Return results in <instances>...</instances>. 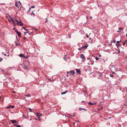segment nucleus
Returning a JSON list of instances; mask_svg holds the SVG:
<instances>
[{
  "label": "nucleus",
  "instance_id": "nucleus-1",
  "mask_svg": "<svg viewBox=\"0 0 127 127\" xmlns=\"http://www.w3.org/2000/svg\"><path fill=\"white\" fill-rule=\"evenodd\" d=\"M80 58L82 59V62H83L85 60V58L84 55L83 54H81Z\"/></svg>",
  "mask_w": 127,
  "mask_h": 127
},
{
  "label": "nucleus",
  "instance_id": "nucleus-2",
  "mask_svg": "<svg viewBox=\"0 0 127 127\" xmlns=\"http://www.w3.org/2000/svg\"><path fill=\"white\" fill-rule=\"evenodd\" d=\"M88 45L87 43L85 45V46H83L82 47H81L80 48V50H82L83 49L85 48V49H87V47H88Z\"/></svg>",
  "mask_w": 127,
  "mask_h": 127
},
{
  "label": "nucleus",
  "instance_id": "nucleus-3",
  "mask_svg": "<svg viewBox=\"0 0 127 127\" xmlns=\"http://www.w3.org/2000/svg\"><path fill=\"white\" fill-rule=\"evenodd\" d=\"M8 21L12 23L14 25L15 24V21L11 17H10V19H9Z\"/></svg>",
  "mask_w": 127,
  "mask_h": 127
},
{
  "label": "nucleus",
  "instance_id": "nucleus-4",
  "mask_svg": "<svg viewBox=\"0 0 127 127\" xmlns=\"http://www.w3.org/2000/svg\"><path fill=\"white\" fill-rule=\"evenodd\" d=\"M115 67L113 66L110 69V70L112 72V73L113 74H114L115 73L114 70V69H115Z\"/></svg>",
  "mask_w": 127,
  "mask_h": 127
},
{
  "label": "nucleus",
  "instance_id": "nucleus-5",
  "mask_svg": "<svg viewBox=\"0 0 127 127\" xmlns=\"http://www.w3.org/2000/svg\"><path fill=\"white\" fill-rule=\"evenodd\" d=\"M17 23L19 25L21 26H23V23L20 20H19V21H18Z\"/></svg>",
  "mask_w": 127,
  "mask_h": 127
},
{
  "label": "nucleus",
  "instance_id": "nucleus-6",
  "mask_svg": "<svg viewBox=\"0 0 127 127\" xmlns=\"http://www.w3.org/2000/svg\"><path fill=\"white\" fill-rule=\"evenodd\" d=\"M17 33L18 35L19 36V37H21V33L20 32H18V31L17 30H16L15 31Z\"/></svg>",
  "mask_w": 127,
  "mask_h": 127
},
{
  "label": "nucleus",
  "instance_id": "nucleus-7",
  "mask_svg": "<svg viewBox=\"0 0 127 127\" xmlns=\"http://www.w3.org/2000/svg\"><path fill=\"white\" fill-rule=\"evenodd\" d=\"M23 68L25 69H28V67L25 65H23Z\"/></svg>",
  "mask_w": 127,
  "mask_h": 127
},
{
  "label": "nucleus",
  "instance_id": "nucleus-8",
  "mask_svg": "<svg viewBox=\"0 0 127 127\" xmlns=\"http://www.w3.org/2000/svg\"><path fill=\"white\" fill-rule=\"evenodd\" d=\"M88 104L89 105H95V104H96V102H94L93 103H91V102H89Z\"/></svg>",
  "mask_w": 127,
  "mask_h": 127
},
{
  "label": "nucleus",
  "instance_id": "nucleus-9",
  "mask_svg": "<svg viewBox=\"0 0 127 127\" xmlns=\"http://www.w3.org/2000/svg\"><path fill=\"white\" fill-rule=\"evenodd\" d=\"M116 46H117V47L118 48L119 47L121 46V44H120V43H116Z\"/></svg>",
  "mask_w": 127,
  "mask_h": 127
},
{
  "label": "nucleus",
  "instance_id": "nucleus-10",
  "mask_svg": "<svg viewBox=\"0 0 127 127\" xmlns=\"http://www.w3.org/2000/svg\"><path fill=\"white\" fill-rule=\"evenodd\" d=\"M70 73L71 75H74V71H70Z\"/></svg>",
  "mask_w": 127,
  "mask_h": 127
},
{
  "label": "nucleus",
  "instance_id": "nucleus-11",
  "mask_svg": "<svg viewBox=\"0 0 127 127\" xmlns=\"http://www.w3.org/2000/svg\"><path fill=\"white\" fill-rule=\"evenodd\" d=\"M10 122H11L12 123H16L17 122L15 120H11L10 121Z\"/></svg>",
  "mask_w": 127,
  "mask_h": 127
},
{
  "label": "nucleus",
  "instance_id": "nucleus-12",
  "mask_svg": "<svg viewBox=\"0 0 127 127\" xmlns=\"http://www.w3.org/2000/svg\"><path fill=\"white\" fill-rule=\"evenodd\" d=\"M19 56L20 57H24V54H20L19 55Z\"/></svg>",
  "mask_w": 127,
  "mask_h": 127
},
{
  "label": "nucleus",
  "instance_id": "nucleus-13",
  "mask_svg": "<svg viewBox=\"0 0 127 127\" xmlns=\"http://www.w3.org/2000/svg\"><path fill=\"white\" fill-rule=\"evenodd\" d=\"M18 3V4L19 6L20 7L21 6V3L20 2V1H18V2H17Z\"/></svg>",
  "mask_w": 127,
  "mask_h": 127
},
{
  "label": "nucleus",
  "instance_id": "nucleus-14",
  "mask_svg": "<svg viewBox=\"0 0 127 127\" xmlns=\"http://www.w3.org/2000/svg\"><path fill=\"white\" fill-rule=\"evenodd\" d=\"M67 90H66L65 92L61 93V94L63 95L66 94V93L68 92Z\"/></svg>",
  "mask_w": 127,
  "mask_h": 127
},
{
  "label": "nucleus",
  "instance_id": "nucleus-15",
  "mask_svg": "<svg viewBox=\"0 0 127 127\" xmlns=\"http://www.w3.org/2000/svg\"><path fill=\"white\" fill-rule=\"evenodd\" d=\"M76 70L77 73H79V69H76Z\"/></svg>",
  "mask_w": 127,
  "mask_h": 127
},
{
  "label": "nucleus",
  "instance_id": "nucleus-16",
  "mask_svg": "<svg viewBox=\"0 0 127 127\" xmlns=\"http://www.w3.org/2000/svg\"><path fill=\"white\" fill-rule=\"evenodd\" d=\"M41 115V114H40L39 113H37L36 114L37 116L38 117H39Z\"/></svg>",
  "mask_w": 127,
  "mask_h": 127
},
{
  "label": "nucleus",
  "instance_id": "nucleus-17",
  "mask_svg": "<svg viewBox=\"0 0 127 127\" xmlns=\"http://www.w3.org/2000/svg\"><path fill=\"white\" fill-rule=\"evenodd\" d=\"M18 3L17 2H15V6H16L17 7H18Z\"/></svg>",
  "mask_w": 127,
  "mask_h": 127
},
{
  "label": "nucleus",
  "instance_id": "nucleus-18",
  "mask_svg": "<svg viewBox=\"0 0 127 127\" xmlns=\"http://www.w3.org/2000/svg\"><path fill=\"white\" fill-rule=\"evenodd\" d=\"M103 73H100V74H99L100 75H99V76L100 77H101L102 76H103V75L102 74Z\"/></svg>",
  "mask_w": 127,
  "mask_h": 127
},
{
  "label": "nucleus",
  "instance_id": "nucleus-19",
  "mask_svg": "<svg viewBox=\"0 0 127 127\" xmlns=\"http://www.w3.org/2000/svg\"><path fill=\"white\" fill-rule=\"evenodd\" d=\"M103 109V107H101L100 108H98V110H102Z\"/></svg>",
  "mask_w": 127,
  "mask_h": 127
},
{
  "label": "nucleus",
  "instance_id": "nucleus-20",
  "mask_svg": "<svg viewBox=\"0 0 127 127\" xmlns=\"http://www.w3.org/2000/svg\"><path fill=\"white\" fill-rule=\"evenodd\" d=\"M96 72V73L97 74H100V71H96L95 72Z\"/></svg>",
  "mask_w": 127,
  "mask_h": 127
},
{
  "label": "nucleus",
  "instance_id": "nucleus-21",
  "mask_svg": "<svg viewBox=\"0 0 127 127\" xmlns=\"http://www.w3.org/2000/svg\"><path fill=\"white\" fill-rule=\"evenodd\" d=\"M11 107L10 105L6 107V108L7 109H10Z\"/></svg>",
  "mask_w": 127,
  "mask_h": 127
},
{
  "label": "nucleus",
  "instance_id": "nucleus-22",
  "mask_svg": "<svg viewBox=\"0 0 127 127\" xmlns=\"http://www.w3.org/2000/svg\"><path fill=\"white\" fill-rule=\"evenodd\" d=\"M84 110L85 111H86V109H83V108H80V110Z\"/></svg>",
  "mask_w": 127,
  "mask_h": 127
},
{
  "label": "nucleus",
  "instance_id": "nucleus-23",
  "mask_svg": "<svg viewBox=\"0 0 127 127\" xmlns=\"http://www.w3.org/2000/svg\"><path fill=\"white\" fill-rule=\"evenodd\" d=\"M122 40H120L119 41H117V42L116 43H119L121 42V41Z\"/></svg>",
  "mask_w": 127,
  "mask_h": 127
},
{
  "label": "nucleus",
  "instance_id": "nucleus-24",
  "mask_svg": "<svg viewBox=\"0 0 127 127\" xmlns=\"http://www.w3.org/2000/svg\"><path fill=\"white\" fill-rule=\"evenodd\" d=\"M10 107L12 108H13L14 107V106H12V105H10Z\"/></svg>",
  "mask_w": 127,
  "mask_h": 127
},
{
  "label": "nucleus",
  "instance_id": "nucleus-25",
  "mask_svg": "<svg viewBox=\"0 0 127 127\" xmlns=\"http://www.w3.org/2000/svg\"><path fill=\"white\" fill-rule=\"evenodd\" d=\"M66 56L65 55L64 57V59L65 60V59H66Z\"/></svg>",
  "mask_w": 127,
  "mask_h": 127
},
{
  "label": "nucleus",
  "instance_id": "nucleus-26",
  "mask_svg": "<svg viewBox=\"0 0 127 127\" xmlns=\"http://www.w3.org/2000/svg\"><path fill=\"white\" fill-rule=\"evenodd\" d=\"M25 96H27V97H30V94H29L28 95H26Z\"/></svg>",
  "mask_w": 127,
  "mask_h": 127
},
{
  "label": "nucleus",
  "instance_id": "nucleus-27",
  "mask_svg": "<svg viewBox=\"0 0 127 127\" xmlns=\"http://www.w3.org/2000/svg\"><path fill=\"white\" fill-rule=\"evenodd\" d=\"M110 76L111 77H113V75H112V74H110Z\"/></svg>",
  "mask_w": 127,
  "mask_h": 127
},
{
  "label": "nucleus",
  "instance_id": "nucleus-28",
  "mask_svg": "<svg viewBox=\"0 0 127 127\" xmlns=\"http://www.w3.org/2000/svg\"><path fill=\"white\" fill-rule=\"evenodd\" d=\"M23 28L24 29H26V33H27L28 31V30H27V29H26L25 28Z\"/></svg>",
  "mask_w": 127,
  "mask_h": 127
},
{
  "label": "nucleus",
  "instance_id": "nucleus-29",
  "mask_svg": "<svg viewBox=\"0 0 127 127\" xmlns=\"http://www.w3.org/2000/svg\"><path fill=\"white\" fill-rule=\"evenodd\" d=\"M95 59H96V60H98L99 59V58H98L97 57H96L95 58Z\"/></svg>",
  "mask_w": 127,
  "mask_h": 127
},
{
  "label": "nucleus",
  "instance_id": "nucleus-30",
  "mask_svg": "<svg viewBox=\"0 0 127 127\" xmlns=\"http://www.w3.org/2000/svg\"><path fill=\"white\" fill-rule=\"evenodd\" d=\"M2 59H3L2 58H0V62L2 60Z\"/></svg>",
  "mask_w": 127,
  "mask_h": 127
},
{
  "label": "nucleus",
  "instance_id": "nucleus-31",
  "mask_svg": "<svg viewBox=\"0 0 127 127\" xmlns=\"http://www.w3.org/2000/svg\"><path fill=\"white\" fill-rule=\"evenodd\" d=\"M16 126L17 127H21V126H20V125H16Z\"/></svg>",
  "mask_w": 127,
  "mask_h": 127
},
{
  "label": "nucleus",
  "instance_id": "nucleus-32",
  "mask_svg": "<svg viewBox=\"0 0 127 127\" xmlns=\"http://www.w3.org/2000/svg\"><path fill=\"white\" fill-rule=\"evenodd\" d=\"M22 8L21 7V6L20 8L19 9V10H21L22 9Z\"/></svg>",
  "mask_w": 127,
  "mask_h": 127
},
{
  "label": "nucleus",
  "instance_id": "nucleus-33",
  "mask_svg": "<svg viewBox=\"0 0 127 127\" xmlns=\"http://www.w3.org/2000/svg\"><path fill=\"white\" fill-rule=\"evenodd\" d=\"M82 92H83L84 93H85V90H83L82 91Z\"/></svg>",
  "mask_w": 127,
  "mask_h": 127
},
{
  "label": "nucleus",
  "instance_id": "nucleus-34",
  "mask_svg": "<svg viewBox=\"0 0 127 127\" xmlns=\"http://www.w3.org/2000/svg\"><path fill=\"white\" fill-rule=\"evenodd\" d=\"M31 7L32 8H33L35 7V6H31Z\"/></svg>",
  "mask_w": 127,
  "mask_h": 127
},
{
  "label": "nucleus",
  "instance_id": "nucleus-35",
  "mask_svg": "<svg viewBox=\"0 0 127 127\" xmlns=\"http://www.w3.org/2000/svg\"><path fill=\"white\" fill-rule=\"evenodd\" d=\"M29 109L30 110V111L31 112H32V110H31V109L30 108H29Z\"/></svg>",
  "mask_w": 127,
  "mask_h": 127
},
{
  "label": "nucleus",
  "instance_id": "nucleus-36",
  "mask_svg": "<svg viewBox=\"0 0 127 127\" xmlns=\"http://www.w3.org/2000/svg\"><path fill=\"white\" fill-rule=\"evenodd\" d=\"M23 117H24L25 118H27V117H25V115H23Z\"/></svg>",
  "mask_w": 127,
  "mask_h": 127
},
{
  "label": "nucleus",
  "instance_id": "nucleus-37",
  "mask_svg": "<svg viewBox=\"0 0 127 127\" xmlns=\"http://www.w3.org/2000/svg\"><path fill=\"white\" fill-rule=\"evenodd\" d=\"M119 30H123L122 28H119Z\"/></svg>",
  "mask_w": 127,
  "mask_h": 127
},
{
  "label": "nucleus",
  "instance_id": "nucleus-38",
  "mask_svg": "<svg viewBox=\"0 0 127 127\" xmlns=\"http://www.w3.org/2000/svg\"><path fill=\"white\" fill-rule=\"evenodd\" d=\"M125 44V42H124L123 43V45H124Z\"/></svg>",
  "mask_w": 127,
  "mask_h": 127
},
{
  "label": "nucleus",
  "instance_id": "nucleus-39",
  "mask_svg": "<svg viewBox=\"0 0 127 127\" xmlns=\"http://www.w3.org/2000/svg\"><path fill=\"white\" fill-rule=\"evenodd\" d=\"M15 21H16L17 23V22H18V21H17V20L16 19H15Z\"/></svg>",
  "mask_w": 127,
  "mask_h": 127
},
{
  "label": "nucleus",
  "instance_id": "nucleus-40",
  "mask_svg": "<svg viewBox=\"0 0 127 127\" xmlns=\"http://www.w3.org/2000/svg\"><path fill=\"white\" fill-rule=\"evenodd\" d=\"M67 74H69V73H70V71L67 72Z\"/></svg>",
  "mask_w": 127,
  "mask_h": 127
},
{
  "label": "nucleus",
  "instance_id": "nucleus-41",
  "mask_svg": "<svg viewBox=\"0 0 127 127\" xmlns=\"http://www.w3.org/2000/svg\"><path fill=\"white\" fill-rule=\"evenodd\" d=\"M46 19V20L45 21V22H47L48 21L47 18Z\"/></svg>",
  "mask_w": 127,
  "mask_h": 127
},
{
  "label": "nucleus",
  "instance_id": "nucleus-42",
  "mask_svg": "<svg viewBox=\"0 0 127 127\" xmlns=\"http://www.w3.org/2000/svg\"><path fill=\"white\" fill-rule=\"evenodd\" d=\"M68 35H69V38H71V36L70 35H69V34H68Z\"/></svg>",
  "mask_w": 127,
  "mask_h": 127
},
{
  "label": "nucleus",
  "instance_id": "nucleus-43",
  "mask_svg": "<svg viewBox=\"0 0 127 127\" xmlns=\"http://www.w3.org/2000/svg\"><path fill=\"white\" fill-rule=\"evenodd\" d=\"M86 36L88 38L89 37V36L88 35V34H87V35H86Z\"/></svg>",
  "mask_w": 127,
  "mask_h": 127
},
{
  "label": "nucleus",
  "instance_id": "nucleus-44",
  "mask_svg": "<svg viewBox=\"0 0 127 127\" xmlns=\"http://www.w3.org/2000/svg\"><path fill=\"white\" fill-rule=\"evenodd\" d=\"M115 40H113V42L114 43H115Z\"/></svg>",
  "mask_w": 127,
  "mask_h": 127
},
{
  "label": "nucleus",
  "instance_id": "nucleus-45",
  "mask_svg": "<svg viewBox=\"0 0 127 127\" xmlns=\"http://www.w3.org/2000/svg\"><path fill=\"white\" fill-rule=\"evenodd\" d=\"M118 53H120V50H119L118 51Z\"/></svg>",
  "mask_w": 127,
  "mask_h": 127
},
{
  "label": "nucleus",
  "instance_id": "nucleus-46",
  "mask_svg": "<svg viewBox=\"0 0 127 127\" xmlns=\"http://www.w3.org/2000/svg\"><path fill=\"white\" fill-rule=\"evenodd\" d=\"M76 116V115H75V114H74V115L73 116H74H74Z\"/></svg>",
  "mask_w": 127,
  "mask_h": 127
},
{
  "label": "nucleus",
  "instance_id": "nucleus-47",
  "mask_svg": "<svg viewBox=\"0 0 127 127\" xmlns=\"http://www.w3.org/2000/svg\"><path fill=\"white\" fill-rule=\"evenodd\" d=\"M32 14L33 15H35L34 14V13H32L31 14Z\"/></svg>",
  "mask_w": 127,
  "mask_h": 127
},
{
  "label": "nucleus",
  "instance_id": "nucleus-48",
  "mask_svg": "<svg viewBox=\"0 0 127 127\" xmlns=\"http://www.w3.org/2000/svg\"><path fill=\"white\" fill-rule=\"evenodd\" d=\"M27 63H28L29 64H30V63L28 61L27 62Z\"/></svg>",
  "mask_w": 127,
  "mask_h": 127
},
{
  "label": "nucleus",
  "instance_id": "nucleus-49",
  "mask_svg": "<svg viewBox=\"0 0 127 127\" xmlns=\"http://www.w3.org/2000/svg\"><path fill=\"white\" fill-rule=\"evenodd\" d=\"M13 93H16V92H15V91H13Z\"/></svg>",
  "mask_w": 127,
  "mask_h": 127
},
{
  "label": "nucleus",
  "instance_id": "nucleus-50",
  "mask_svg": "<svg viewBox=\"0 0 127 127\" xmlns=\"http://www.w3.org/2000/svg\"><path fill=\"white\" fill-rule=\"evenodd\" d=\"M26 38V37H24V39H25Z\"/></svg>",
  "mask_w": 127,
  "mask_h": 127
},
{
  "label": "nucleus",
  "instance_id": "nucleus-51",
  "mask_svg": "<svg viewBox=\"0 0 127 127\" xmlns=\"http://www.w3.org/2000/svg\"><path fill=\"white\" fill-rule=\"evenodd\" d=\"M92 18V17H90V19H91Z\"/></svg>",
  "mask_w": 127,
  "mask_h": 127
},
{
  "label": "nucleus",
  "instance_id": "nucleus-52",
  "mask_svg": "<svg viewBox=\"0 0 127 127\" xmlns=\"http://www.w3.org/2000/svg\"><path fill=\"white\" fill-rule=\"evenodd\" d=\"M101 56L100 55H99V57H100V56Z\"/></svg>",
  "mask_w": 127,
  "mask_h": 127
},
{
  "label": "nucleus",
  "instance_id": "nucleus-53",
  "mask_svg": "<svg viewBox=\"0 0 127 127\" xmlns=\"http://www.w3.org/2000/svg\"><path fill=\"white\" fill-rule=\"evenodd\" d=\"M19 45V44H18V43H16V45Z\"/></svg>",
  "mask_w": 127,
  "mask_h": 127
},
{
  "label": "nucleus",
  "instance_id": "nucleus-54",
  "mask_svg": "<svg viewBox=\"0 0 127 127\" xmlns=\"http://www.w3.org/2000/svg\"><path fill=\"white\" fill-rule=\"evenodd\" d=\"M124 105L125 106V104H123V106Z\"/></svg>",
  "mask_w": 127,
  "mask_h": 127
},
{
  "label": "nucleus",
  "instance_id": "nucleus-55",
  "mask_svg": "<svg viewBox=\"0 0 127 127\" xmlns=\"http://www.w3.org/2000/svg\"><path fill=\"white\" fill-rule=\"evenodd\" d=\"M4 55L5 56H6V54H4Z\"/></svg>",
  "mask_w": 127,
  "mask_h": 127
},
{
  "label": "nucleus",
  "instance_id": "nucleus-56",
  "mask_svg": "<svg viewBox=\"0 0 127 127\" xmlns=\"http://www.w3.org/2000/svg\"><path fill=\"white\" fill-rule=\"evenodd\" d=\"M14 125L15 126H16V125H15V124H14Z\"/></svg>",
  "mask_w": 127,
  "mask_h": 127
},
{
  "label": "nucleus",
  "instance_id": "nucleus-57",
  "mask_svg": "<svg viewBox=\"0 0 127 127\" xmlns=\"http://www.w3.org/2000/svg\"><path fill=\"white\" fill-rule=\"evenodd\" d=\"M85 90H86V87H85Z\"/></svg>",
  "mask_w": 127,
  "mask_h": 127
},
{
  "label": "nucleus",
  "instance_id": "nucleus-58",
  "mask_svg": "<svg viewBox=\"0 0 127 127\" xmlns=\"http://www.w3.org/2000/svg\"><path fill=\"white\" fill-rule=\"evenodd\" d=\"M69 115L70 116H72V115H70V114H69Z\"/></svg>",
  "mask_w": 127,
  "mask_h": 127
},
{
  "label": "nucleus",
  "instance_id": "nucleus-59",
  "mask_svg": "<svg viewBox=\"0 0 127 127\" xmlns=\"http://www.w3.org/2000/svg\"><path fill=\"white\" fill-rule=\"evenodd\" d=\"M126 36H127V33L126 34Z\"/></svg>",
  "mask_w": 127,
  "mask_h": 127
},
{
  "label": "nucleus",
  "instance_id": "nucleus-60",
  "mask_svg": "<svg viewBox=\"0 0 127 127\" xmlns=\"http://www.w3.org/2000/svg\"><path fill=\"white\" fill-rule=\"evenodd\" d=\"M125 41L126 42H127V40H126Z\"/></svg>",
  "mask_w": 127,
  "mask_h": 127
},
{
  "label": "nucleus",
  "instance_id": "nucleus-61",
  "mask_svg": "<svg viewBox=\"0 0 127 127\" xmlns=\"http://www.w3.org/2000/svg\"><path fill=\"white\" fill-rule=\"evenodd\" d=\"M9 56V55H8L7 56Z\"/></svg>",
  "mask_w": 127,
  "mask_h": 127
},
{
  "label": "nucleus",
  "instance_id": "nucleus-62",
  "mask_svg": "<svg viewBox=\"0 0 127 127\" xmlns=\"http://www.w3.org/2000/svg\"><path fill=\"white\" fill-rule=\"evenodd\" d=\"M2 71H3V72H4V70H2Z\"/></svg>",
  "mask_w": 127,
  "mask_h": 127
},
{
  "label": "nucleus",
  "instance_id": "nucleus-63",
  "mask_svg": "<svg viewBox=\"0 0 127 127\" xmlns=\"http://www.w3.org/2000/svg\"><path fill=\"white\" fill-rule=\"evenodd\" d=\"M80 74H81V73H80Z\"/></svg>",
  "mask_w": 127,
  "mask_h": 127
},
{
  "label": "nucleus",
  "instance_id": "nucleus-64",
  "mask_svg": "<svg viewBox=\"0 0 127 127\" xmlns=\"http://www.w3.org/2000/svg\"><path fill=\"white\" fill-rule=\"evenodd\" d=\"M78 50H79V48L78 49Z\"/></svg>",
  "mask_w": 127,
  "mask_h": 127
}]
</instances>
